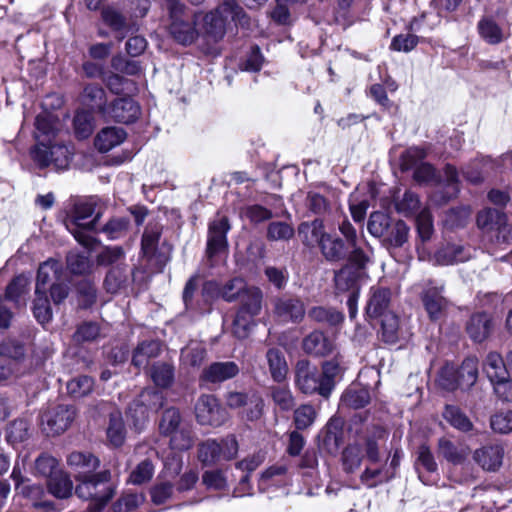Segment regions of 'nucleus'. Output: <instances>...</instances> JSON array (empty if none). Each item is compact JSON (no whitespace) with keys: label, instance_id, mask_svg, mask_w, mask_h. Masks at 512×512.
Listing matches in <instances>:
<instances>
[{"label":"nucleus","instance_id":"1","mask_svg":"<svg viewBox=\"0 0 512 512\" xmlns=\"http://www.w3.org/2000/svg\"><path fill=\"white\" fill-rule=\"evenodd\" d=\"M67 464L78 481L75 493L79 498L91 501L86 512H109L106 506L115 494L110 471L94 473L100 465V460L90 452L70 453L67 456Z\"/></svg>","mask_w":512,"mask_h":512},{"label":"nucleus","instance_id":"2","mask_svg":"<svg viewBox=\"0 0 512 512\" xmlns=\"http://www.w3.org/2000/svg\"><path fill=\"white\" fill-rule=\"evenodd\" d=\"M101 214L102 207L98 199L79 200L73 205L64 224L79 244L92 249L96 244L93 234L98 231L97 223Z\"/></svg>","mask_w":512,"mask_h":512},{"label":"nucleus","instance_id":"3","mask_svg":"<svg viewBox=\"0 0 512 512\" xmlns=\"http://www.w3.org/2000/svg\"><path fill=\"white\" fill-rule=\"evenodd\" d=\"M478 378V360L475 357H468L456 370L451 365L442 368L439 375V384L446 390L470 388Z\"/></svg>","mask_w":512,"mask_h":512},{"label":"nucleus","instance_id":"4","mask_svg":"<svg viewBox=\"0 0 512 512\" xmlns=\"http://www.w3.org/2000/svg\"><path fill=\"white\" fill-rule=\"evenodd\" d=\"M238 453V442L234 435L220 441L208 439L198 446V459L204 465H213L219 461H229Z\"/></svg>","mask_w":512,"mask_h":512},{"label":"nucleus","instance_id":"5","mask_svg":"<svg viewBox=\"0 0 512 512\" xmlns=\"http://www.w3.org/2000/svg\"><path fill=\"white\" fill-rule=\"evenodd\" d=\"M31 156L41 168L53 166L57 170H65L70 165L73 151L64 144L46 145L39 142L31 151Z\"/></svg>","mask_w":512,"mask_h":512},{"label":"nucleus","instance_id":"6","mask_svg":"<svg viewBox=\"0 0 512 512\" xmlns=\"http://www.w3.org/2000/svg\"><path fill=\"white\" fill-rule=\"evenodd\" d=\"M426 152L420 147H411L407 149L401 158V167L403 170L415 168L414 179L420 184H432L437 182V175L432 165L423 163Z\"/></svg>","mask_w":512,"mask_h":512},{"label":"nucleus","instance_id":"7","mask_svg":"<svg viewBox=\"0 0 512 512\" xmlns=\"http://www.w3.org/2000/svg\"><path fill=\"white\" fill-rule=\"evenodd\" d=\"M229 230L230 224L226 216H219L209 223L206 254L211 262L214 258L227 253V233Z\"/></svg>","mask_w":512,"mask_h":512},{"label":"nucleus","instance_id":"8","mask_svg":"<svg viewBox=\"0 0 512 512\" xmlns=\"http://www.w3.org/2000/svg\"><path fill=\"white\" fill-rule=\"evenodd\" d=\"M477 225L479 228L490 232L496 231L498 243H510L512 241V228L507 224L506 215L498 209L486 208L478 213Z\"/></svg>","mask_w":512,"mask_h":512},{"label":"nucleus","instance_id":"9","mask_svg":"<svg viewBox=\"0 0 512 512\" xmlns=\"http://www.w3.org/2000/svg\"><path fill=\"white\" fill-rule=\"evenodd\" d=\"M295 383L296 386L305 394L318 393L324 398H328V394L322 391V378L320 371L307 360H299L295 367Z\"/></svg>","mask_w":512,"mask_h":512},{"label":"nucleus","instance_id":"10","mask_svg":"<svg viewBox=\"0 0 512 512\" xmlns=\"http://www.w3.org/2000/svg\"><path fill=\"white\" fill-rule=\"evenodd\" d=\"M75 410L72 406L57 405L45 411L41 416L43 431L47 435H59L72 423Z\"/></svg>","mask_w":512,"mask_h":512},{"label":"nucleus","instance_id":"11","mask_svg":"<svg viewBox=\"0 0 512 512\" xmlns=\"http://www.w3.org/2000/svg\"><path fill=\"white\" fill-rule=\"evenodd\" d=\"M195 414L201 425L220 426L227 418L225 409L221 407L214 395L199 397L195 405Z\"/></svg>","mask_w":512,"mask_h":512},{"label":"nucleus","instance_id":"12","mask_svg":"<svg viewBox=\"0 0 512 512\" xmlns=\"http://www.w3.org/2000/svg\"><path fill=\"white\" fill-rule=\"evenodd\" d=\"M24 355V347L18 343H5L0 346V381H7L20 375L19 359Z\"/></svg>","mask_w":512,"mask_h":512},{"label":"nucleus","instance_id":"13","mask_svg":"<svg viewBox=\"0 0 512 512\" xmlns=\"http://www.w3.org/2000/svg\"><path fill=\"white\" fill-rule=\"evenodd\" d=\"M141 114L139 104L132 97H121L115 99L104 114V118L116 122L129 124L136 121Z\"/></svg>","mask_w":512,"mask_h":512},{"label":"nucleus","instance_id":"14","mask_svg":"<svg viewBox=\"0 0 512 512\" xmlns=\"http://www.w3.org/2000/svg\"><path fill=\"white\" fill-rule=\"evenodd\" d=\"M444 286L432 280L424 283L421 299L425 310L432 320L440 317L447 306V300L443 296Z\"/></svg>","mask_w":512,"mask_h":512},{"label":"nucleus","instance_id":"15","mask_svg":"<svg viewBox=\"0 0 512 512\" xmlns=\"http://www.w3.org/2000/svg\"><path fill=\"white\" fill-rule=\"evenodd\" d=\"M273 314L279 322L298 323L304 318L305 306L298 298L283 296L274 300Z\"/></svg>","mask_w":512,"mask_h":512},{"label":"nucleus","instance_id":"16","mask_svg":"<svg viewBox=\"0 0 512 512\" xmlns=\"http://www.w3.org/2000/svg\"><path fill=\"white\" fill-rule=\"evenodd\" d=\"M240 373L239 365L234 361L213 362L203 369L200 381L210 384H220L235 378Z\"/></svg>","mask_w":512,"mask_h":512},{"label":"nucleus","instance_id":"17","mask_svg":"<svg viewBox=\"0 0 512 512\" xmlns=\"http://www.w3.org/2000/svg\"><path fill=\"white\" fill-rule=\"evenodd\" d=\"M472 257L470 247L461 244H446L441 246L434 255L429 258L433 265L448 266L465 262Z\"/></svg>","mask_w":512,"mask_h":512},{"label":"nucleus","instance_id":"18","mask_svg":"<svg viewBox=\"0 0 512 512\" xmlns=\"http://www.w3.org/2000/svg\"><path fill=\"white\" fill-rule=\"evenodd\" d=\"M226 404L232 409L245 407L248 420H256L262 415L263 401L256 394L249 396L242 392H228Z\"/></svg>","mask_w":512,"mask_h":512},{"label":"nucleus","instance_id":"19","mask_svg":"<svg viewBox=\"0 0 512 512\" xmlns=\"http://www.w3.org/2000/svg\"><path fill=\"white\" fill-rule=\"evenodd\" d=\"M246 287L243 278L235 277L226 282L222 287H219L218 283L214 281H208L204 284L202 292L204 296L216 293L225 301L232 302L238 296H241Z\"/></svg>","mask_w":512,"mask_h":512},{"label":"nucleus","instance_id":"20","mask_svg":"<svg viewBox=\"0 0 512 512\" xmlns=\"http://www.w3.org/2000/svg\"><path fill=\"white\" fill-rule=\"evenodd\" d=\"M391 300V292L387 288L373 286L370 289L366 306V315L370 319L380 318L388 313Z\"/></svg>","mask_w":512,"mask_h":512},{"label":"nucleus","instance_id":"21","mask_svg":"<svg viewBox=\"0 0 512 512\" xmlns=\"http://www.w3.org/2000/svg\"><path fill=\"white\" fill-rule=\"evenodd\" d=\"M62 264L54 259L43 262L37 273L36 292H47L53 283H57L61 279Z\"/></svg>","mask_w":512,"mask_h":512},{"label":"nucleus","instance_id":"22","mask_svg":"<svg viewBox=\"0 0 512 512\" xmlns=\"http://www.w3.org/2000/svg\"><path fill=\"white\" fill-rule=\"evenodd\" d=\"M227 18L228 11L221 7L206 14L197 13L195 15V30L203 29L204 32H222L226 29Z\"/></svg>","mask_w":512,"mask_h":512},{"label":"nucleus","instance_id":"23","mask_svg":"<svg viewBox=\"0 0 512 512\" xmlns=\"http://www.w3.org/2000/svg\"><path fill=\"white\" fill-rule=\"evenodd\" d=\"M492 318L487 313L473 314L466 324V332L474 341L481 343L486 340L492 332Z\"/></svg>","mask_w":512,"mask_h":512},{"label":"nucleus","instance_id":"24","mask_svg":"<svg viewBox=\"0 0 512 512\" xmlns=\"http://www.w3.org/2000/svg\"><path fill=\"white\" fill-rule=\"evenodd\" d=\"M367 277L365 270L354 269L353 265H345L335 273L334 282L340 292L356 290L359 283Z\"/></svg>","mask_w":512,"mask_h":512},{"label":"nucleus","instance_id":"25","mask_svg":"<svg viewBox=\"0 0 512 512\" xmlns=\"http://www.w3.org/2000/svg\"><path fill=\"white\" fill-rule=\"evenodd\" d=\"M326 234L322 219L303 222L298 227V235L302 243L307 247L319 246Z\"/></svg>","mask_w":512,"mask_h":512},{"label":"nucleus","instance_id":"26","mask_svg":"<svg viewBox=\"0 0 512 512\" xmlns=\"http://www.w3.org/2000/svg\"><path fill=\"white\" fill-rule=\"evenodd\" d=\"M474 459L483 469L495 471L502 464L503 449L499 445L482 447L475 451Z\"/></svg>","mask_w":512,"mask_h":512},{"label":"nucleus","instance_id":"27","mask_svg":"<svg viewBox=\"0 0 512 512\" xmlns=\"http://www.w3.org/2000/svg\"><path fill=\"white\" fill-rule=\"evenodd\" d=\"M241 306L238 313L254 318L262 309L263 293L258 287H246L241 294Z\"/></svg>","mask_w":512,"mask_h":512},{"label":"nucleus","instance_id":"28","mask_svg":"<svg viewBox=\"0 0 512 512\" xmlns=\"http://www.w3.org/2000/svg\"><path fill=\"white\" fill-rule=\"evenodd\" d=\"M415 468L420 480L424 484L432 483V479L426 477L425 473H435L437 471V463L431 450L426 445H421L416 452Z\"/></svg>","mask_w":512,"mask_h":512},{"label":"nucleus","instance_id":"29","mask_svg":"<svg viewBox=\"0 0 512 512\" xmlns=\"http://www.w3.org/2000/svg\"><path fill=\"white\" fill-rule=\"evenodd\" d=\"M126 138V132L120 127L103 128L95 138V147L100 152H107L121 144Z\"/></svg>","mask_w":512,"mask_h":512},{"label":"nucleus","instance_id":"30","mask_svg":"<svg viewBox=\"0 0 512 512\" xmlns=\"http://www.w3.org/2000/svg\"><path fill=\"white\" fill-rule=\"evenodd\" d=\"M16 489L25 498L29 499L33 506L36 508H42L47 512L54 509V504L50 501H42L45 495V491L40 484H31L29 481H22L21 484L16 485Z\"/></svg>","mask_w":512,"mask_h":512},{"label":"nucleus","instance_id":"31","mask_svg":"<svg viewBox=\"0 0 512 512\" xmlns=\"http://www.w3.org/2000/svg\"><path fill=\"white\" fill-rule=\"evenodd\" d=\"M303 350L310 355L324 356L333 349L332 342L320 331H313L303 339Z\"/></svg>","mask_w":512,"mask_h":512},{"label":"nucleus","instance_id":"32","mask_svg":"<svg viewBox=\"0 0 512 512\" xmlns=\"http://www.w3.org/2000/svg\"><path fill=\"white\" fill-rule=\"evenodd\" d=\"M151 501L155 505H164L179 500L175 485L168 480L158 479L150 489Z\"/></svg>","mask_w":512,"mask_h":512},{"label":"nucleus","instance_id":"33","mask_svg":"<svg viewBox=\"0 0 512 512\" xmlns=\"http://www.w3.org/2000/svg\"><path fill=\"white\" fill-rule=\"evenodd\" d=\"M83 104L93 111H97L104 116L108 105H106V93L98 85H87L82 94Z\"/></svg>","mask_w":512,"mask_h":512},{"label":"nucleus","instance_id":"34","mask_svg":"<svg viewBox=\"0 0 512 512\" xmlns=\"http://www.w3.org/2000/svg\"><path fill=\"white\" fill-rule=\"evenodd\" d=\"M318 247L324 258L330 262H338L346 256L343 240L329 233L326 234Z\"/></svg>","mask_w":512,"mask_h":512},{"label":"nucleus","instance_id":"35","mask_svg":"<svg viewBox=\"0 0 512 512\" xmlns=\"http://www.w3.org/2000/svg\"><path fill=\"white\" fill-rule=\"evenodd\" d=\"M483 370L491 383L508 375L509 371L506 359L504 360L497 352L488 353L483 363Z\"/></svg>","mask_w":512,"mask_h":512},{"label":"nucleus","instance_id":"36","mask_svg":"<svg viewBox=\"0 0 512 512\" xmlns=\"http://www.w3.org/2000/svg\"><path fill=\"white\" fill-rule=\"evenodd\" d=\"M266 359L272 379L276 382L284 381L288 373L284 354L280 350L272 348L267 351Z\"/></svg>","mask_w":512,"mask_h":512},{"label":"nucleus","instance_id":"37","mask_svg":"<svg viewBox=\"0 0 512 512\" xmlns=\"http://www.w3.org/2000/svg\"><path fill=\"white\" fill-rule=\"evenodd\" d=\"M47 486L49 492L56 498L64 499L72 495L73 483L70 476L61 470L48 479Z\"/></svg>","mask_w":512,"mask_h":512},{"label":"nucleus","instance_id":"38","mask_svg":"<svg viewBox=\"0 0 512 512\" xmlns=\"http://www.w3.org/2000/svg\"><path fill=\"white\" fill-rule=\"evenodd\" d=\"M161 344L158 341H144L135 349L132 357L134 366L141 368L146 367L149 360L159 355Z\"/></svg>","mask_w":512,"mask_h":512},{"label":"nucleus","instance_id":"39","mask_svg":"<svg viewBox=\"0 0 512 512\" xmlns=\"http://www.w3.org/2000/svg\"><path fill=\"white\" fill-rule=\"evenodd\" d=\"M495 166L496 163L493 159L489 157H481L466 167L462 171V174L468 181L472 183H479L483 179V174L494 170Z\"/></svg>","mask_w":512,"mask_h":512},{"label":"nucleus","instance_id":"40","mask_svg":"<svg viewBox=\"0 0 512 512\" xmlns=\"http://www.w3.org/2000/svg\"><path fill=\"white\" fill-rule=\"evenodd\" d=\"M343 367L340 361L335 358L324 362L320 375L322 378V391L330 396L335 386V379L342 373Z\"/></svg>","mask_w":512,"mask_h":512},{"label":"nucleus","instance_id":"41","mask_svg":"<svg viewBox=\"0 0 512 512\" xmlns=\"http://www.w3.org/2000/svg\"><path fill=\"white\" fill-rule=\"evenodd\" d=\"M308 317L318 323L336 326L342 323L344 315L342 312L327 307H313L308 312Z\"/></svg>","mask_w":512,"mask_h":512},{"label":"nucleus","instance_id":"42","mask_svg":"<svg viewBox=\"0 0 512 512\" xmlns=\"http://www.w3.org/2000/svg\"><path fill=\"white\" fill-rule=\"evenodd\" d=\"M206 357V349L202 343L192 341L181 351L183 365L199 367Z\"/></svg>","mask_w":512,"mask_h":512},{"label":"nucleus","instance_id":"43","mask_svg":"<svg viewBox=\"0 0 512 512\" xmlns=\"http://www.w3.org/2000/svg\"><path fill=\"white\" fill-rule=\"evenodd\" d=\"M107 437L110 443L115 447L121 446L124 442L125 426L122 415L119 411H113L110 413Z\"/></svg>","mask_w":512,"mask_h":512},{"label":"nucleus","instance_id":"44","mask_svg":"<svg viewBox=\"0 0 512 512\" xmlns=\"http://www.w3.org/2000/svg\"><path fill=\"white\" fill-rule=\"evenodd\" d=\"M439 454L447 461L457 465L461 464L468 455V448L464 446H456L450 440H439Z\"/></svg>","mask_w":512,"mask_h":512},{"label":"nucleus","instance_id":"45","mask_svg":"<svg viewBox=\"0 0 512 512\" xmlns=\"http://www.w3.org/2000/svg\"><path fill=\"white\" fill-rule=\"evenodd\" d=\"M369 401V391L365 388L359 387H350L343 393L341 397V404L353 409L362 408L367 405Z\"/></svg>","mask_w":512,"mask_h":512},{"label":"nucleus","instance_id":"46","mask_svg":"<svg viewBox=\"0 0 512 512\" xmlns=\"http://www.w3.org/2000/svg\"><path fill=\"white\" fill-rule=\"evenodd\" d=\"M150 377L156 386L166 388L174 380V368L168 363H155L150 369Z\"/></svg>","mask_w":512,"mask_h":512},{"label":"nucleus","instance_id":"47","mask_svg":"<svg viewBox=\"0 0 512 512\" xmlns=\"http://www.w3.org/2000/svg\"><path fill=\"white\" fill-rule=\"evenodd\" d=\"M161 226L158 224H149L142 236V251L146 257H152L157 249L161 236Z\"/></svg>","mask_w":512,"mask_h":512},{"label":"nucleus","instance_id":"48","mask_svg":"<svg viewBox=\"0 0 512 512\" xmlns=\"http://www.w3.org/2000/svg\"><path fill=\"white\" fill-rule=\"evenodd\" d=\"M443 417L451 426L460 431L467 432L472 428L469 418L456 406L447 405Z\"/></svg>","mask_w":512,"mask_h":512},{"label":"nucleus","instance_id":"49","mask_svg":"<svg viewBox=\"0 0 512 512\" xmlns=\"http://www.w3.org/2000/svg\"><path fill=\"white\" fill-rule=\"evenodd\" d=\"M128 228L129 220L126 217H114L98 228L97 233H104L109 239L114 240L125 236Z\"/></svg>","mask_w":512,"mask_h":512},{"label":"nucleus","instance_id":"50","mask_svg":"<svg viewBox=\"0 0 512 512\" xmlns=\"http://www.w3.org/2000/svg\"><path fill=\"white\" fill-rule=\"evenodd\" d=\"M94 387V381L91 377L83 375L77 376L68 381L66 388L73 398H81L88 395Z\"/></svg>","mask_w":512,"mask_h":512},{"label":"nucleus","instance_id":"51","mask_svg":"<svg viewBox=\"0 0 512 512\" xmlns=\"http://www.w3.org/2000/svg\"><path fill=\"white\" fill-rule=\"evenodd\" d=\"M128 271L126 267L116 266L107 273L104 285L108 292L116 293L127 282Z\"/></svg>","mask_w":512,"mask_h":512},{"label":"nucleus","instance_id":"52","mask_svg":"<svg viewBox=\"0 0 512 512\" xmlns=\"http://www.w3.org/2000/svg\"><path fill=\"white\" fill-rule=\"evenodd\" d=\"M34 300L33 313L37 321L41 324L48 323L52 319V310L50 307L47 292L37 293Z\"/></svg>","mask_w":512,"mask_h":512},{"label":"nucleus","instance_id":"53","mask_svg":"<svg viewBox=\"0 0 512 512\" xmlns=\"http://www.w3.org/2000/svg\"><path fill=\"white\" fill-rule=\"evenodd\" d=\"M265 460V453L258 451L251 456L244 458L243 460L236 463V468L246 472V475L242 476L240 485H247L249 482V474L255 471Z\"/></svg>","mask_w":512,"mask_h":512},{"label":"nucleus","instance_id":"54","mask_svg":"<svg viewBox=\"0 0 512 512\" xmlns=\"http://www.w3.org/2000/svg\"><path fill=\"white\" fill-rule=\"evenodd\" d=\"M170 435V446L173 450L186 451L194 444V436L188 426H182L179 430Z\"/></svg>","mask_w":512,"mask_h":512},{"label":"nucleus","instance_id":"55","mask_svg":"<svg viewBox=\"0 0 512 512\" xmlns=\"http://www.w3.org/2000/svg\"><path fill=\"white\" fill-rule=\"evenodd\" d=\"M409 237V227L404 221H397L388 232L386 241L390 247L400 248L407 243Z\"/></svg>","mask_w":512,"mask_h":512},{"label":"nucleus","instance_id":"56","mask_svg":"<svg viewBox=\"0 0 512 512\" xmlns=\"http://www.w3.org/2000/svg\"><path fill=\"white\" fill-rule=\"evenodd\" d=\"M149 409L140 398L134 400L128 408V417L132 420L133 426L140 430L149 417Z\"/></svg>","mask_w":512,"mask_h":512},{"label":"nucleus","instance_id":"57","mask_svg":"<svg viewBox=\"0 0 512 512\" xmlns=\"http://www.w3.org/2000/svg\"><path fill=\"white\" fill-rule=\"evenodd\" d=\"M75 133L79 138H87L94 129L93 116L89 111H78L74 117Z\"/></svg>","mask_w":512,"mask_h":512},{"label":"nucleus","instance_id":"58","mask_svg":"<svg viewBox=\"0 0 512 512\" xmlns=\"http://www.w3.org/2000/svg\"><path fill=\"white\" fill-rule=\"evenodd\" d=\"M100 336V327L96 322H83L80 324L74 335L73 341L76 343L92 342Z\"/></svg>","mask_w":512,"mask_h":512},{"label":"nucleus","instance_id":"59","mask_svg":"<svg viewBox=\"0 0 512 512\" xmlns=\"http://www.w3.org/2000/svg\"><path fill=\"white\" fill-rule=\"evenodd\" d=\"M182 426L179 411L175 408L166 409L159 424L161 433L170 435Z\"/></svg>","mask_w":512,"mask_h":512},{"label":"nucleus","instance_id":"60","mask_svg":"<svg viewBox=\"0 0 512 512\" xmlns=\"http://www.w3.org/2000/svg\"><path fill=\"white\" fill-rule=\"evenodd\" d=\"M390 227L389 216L380 211L373 212L368 221V231L375 237H382Z\"/></svg>","mask_w":512,"mask_h":512},{"label":"nucleus","instance_id":"61","mask_svg":"<svg viewBox=\"0 0 512 512\" xmlns=\"http://www.w3.org/2000/svg\"><path fill=\"white\" fill-rule=\"evenodd\" d=\"M154 474V465L149 459L141 461L130 473L129 482L141 485L148 482Z\"/></svg>","mask_w":512,"mask_h":512},{"label":"nucleus","instance_id":"62","mask_svg":"<svg viewBox=\"0 0 512 512\" xmlns=\"http://www.w3.org/2000/svg\"><path fill=\"white\" fill-rule=\"evenodd\" d=\"M317 416L316 410L309 404H304L294 411V423L298 430L308 428L313 424Z\"/></svg>","mask_w":512,"mask_h":512},{"label":"nucleus","instance_id":"63","mask_svg":"<svg viewBox=\"0 0 512 512\" xmlns=\"http://www.w3.org/2000/svg\"><path fill=\"white\" fill-rule=\"evenodd\" d=\"M28 431V422L24 419H17L8 426L6 439L11 444L22 442L27 439Z\"/></svg>","mask_w":512,"mask_h":512},{"label":"nucleus","instance_id":"64","mask_svg":"<svg viewBox=\"0 0 512 512\" xmlns=\"http://www.w3.org/2000/svg\"><path fill=\"white\" fill-rule=\"evenodd\" d=\"M143 502L142 494H126L113 504V512H136Z\"/></svg>","mask_w":512,"mask_h":512}]
</instances>
